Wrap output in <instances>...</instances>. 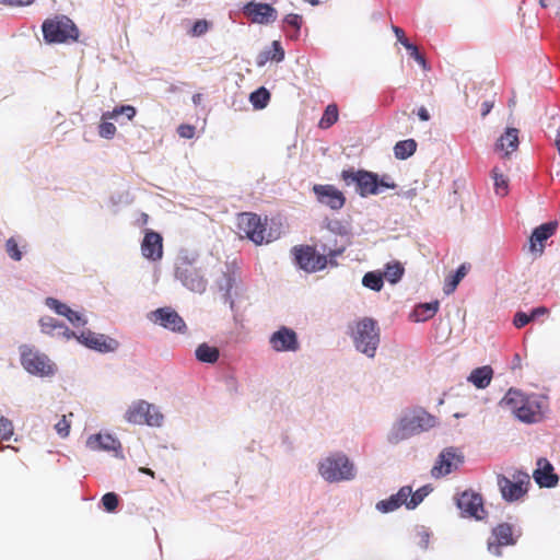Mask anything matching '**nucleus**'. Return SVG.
Wrapping results in <instances>:
<instances>
[{"instance_id": "f257e3e1", "label": "nucleus", "mask_w": 560, "mask_h": 560, "mask_svg": "<svg viewBox=\"0 0 560 560\" xmlns=\"http://www.w3.org/2000/svg\"><path fill=\"white\" fill-rule=\"evenodd\" d=\"M438 423V418L422 407L405 409L387 431L386 442L396 446L416 435L430 431Z\"/></svg>"}, {"instance_id": "f03ea898", "label": "nucleus", "mask_w": 560, "mask_h": 560, "mask_svg": "<svg viewBox=\"0 0 560 560\" xmlns=\"http://www.w3.org/2000/svg\"><path fill=\"white\" fill-rule=\"evenodd\" d=\"M349 334L357 351L374 358L380 346V328L371 317H362L349 324Z\"/></svg>"}, {"instance_id": "7ed1b4c3", "label": "nucleus", "mask_w": 560, "mask_h": 560, "mask_svg": "<svg viewBox=\"0 0 560 560\" xmlns=\"http://www.w3.org/2000/svg\"><path fill=\"white\" fill-rule=\"evenodd\" d=\"M319 476L329 483L351 481L357 476L354 463L342 452H335L319 460Z\"/></svg>"}, {"instance_id": "20e7f679", "label": "nucleus", "mask_w": 560, "mask_h": 560, "mask_svg": "<svg viewBox=\"0 0 560 560\" xmlns=\"http://www.w3.org/2000/svg\"><path fill=\"white\" fill-rule=\"evenodd\" d=\"M19 350L21 365L31 375L51 377L56 374L57 366L46 353L27 345L21 346Z\"/></svg>"}, {"instance_id": "39448f33", "label": "nucleus", "mask_w": 560, "mask_h": 560, "mask_svg": "<svg viewBox=\"0 0 560 560\" xmlns=\"http://www.w3.org/2000/svg\"><path fill=\"white\" fill-rule=\"evenodd\" d=\"M195 258L180 255L176 262L175 277L188 290L202 293L207 289L208 281L200 269L194 266Z\"/></svg>"}, {"instance_id": "423d86ee", "label": "nucleus", "mask_w": 560, "mask_h": 560, "mask_svg": "<svg viewBox=\"0 0 560 560\" xmlns=\"http://www.w3.org/2000/svg\"><path fill=\"white\" fill-rule=\"evenodd\" d=\"M323 240L320 245L323 255H326L327 259L329 258L331 265H336L334 259L341 255L351 243L349 233L339 222L328 224Z\"/></svg>"}, {"instance_id": "0eeeda50", "label": "nucleus", "mask_w": 560, "mask_h": 560, "mask_svg": "<svg viewBox=\"0 0 560 560\" xmlns=\"http://www.w3.org/2000/svg\"><path fill=\"white\" fill-rule=\"evenodd\" d=\"M44 39L47 43H65L68 40H77L79 30L75 24L66 15L56 16L46 20L42 26Z\"/></svg>"}, {"instance_id": "6e6552de", "label": "nucleus", "mask_w": 560, "mask_h": 560, "mask_svg": "<svg viewBox=\"0 0 560 560\" xmlns=\"http://www.w3.org/2000/svg\"><path fill=\"white\" fill-rule=\"evenodd\" d=\"M341 178L347 186H354L361 197L378 195L377 174L368 171L348 170L341 173Z\"/></svg>"}, {"instance_id": "1a4fd4ad", "label": "nucleus", "mask_w": 560, "mask_h": 560, "mask_svg": "<svg viewBox=\"0 0 560 560\" xmlns=\"http://www.w3.org/2000/svg\"><path fill=\"white\" fill-rule=\"evenodd\" d=\"M464 463V455L456 447H445L439 454L432 469L431 476L435 479L445 477L456 471Z\"/></svg>"}, {"instance_id": "9d476101", "label": "nucleus", "mask_w": 560, "mask_h": 560, "mask_svg": "<svg viewBox=\"0 0 560 560\" xmlns=\"http://www.w3.org/2000/svg\"><path fill=\"white\" fill-rule=\"evenodd\" d=\"M240 232L245 234L257 245L272 241V235L266 233V229L257 214L244 212L238 215Z\"/></svg>"}, {"instance_id": "9b49d317", "label": "nucleus", "mask_w": 560, "mask_h": 560, "mask_svg": "<svg viewBox=\"0 0 560 560\" xmlns=\"http://www.w3.org/2000/svg\"><path fill=\"white\" fill-rule=\"evenodd\" d=\"M74 339L84 347L100 353L115 352L119 348V342L115 338L104 334L94 332L90 329L83 330L80 334L77 332V337H74Z\"/></svg>"}, {"instance_id": "f8f14e48", "label": "nucleus", "mask_w": 560, "mask_h": 560, "mask_svg": "<svg viewBox=\"0 0 560 560\" xmlns=\"http://www.w3.org/2000/svg\"><path fill=\"white\" fill-rule=\"evenodd\" d=\"M456 506L462 511L465 517H474L481 521L486 516L483 509V499L481 494L474 490H465L455 498Z\"/></svg>"}, {"instance_id": "ddd939ff", "label": "nucleus", "mask_w": 560, "mask_h": 560, "mask_svg": "<svg viewBox=\"0 0 560 560\" xmlns=\"http://www.w3.org/2000/svg\"><path fill=\"white\" fill-rule=\"evenodd\" d=\"M292 250L296 265L307 272L322 270L328 264L326 255L317 254L311 246H295Z\"/></svg>"}, {"instance_id": "4468645a", "label": "nucleus", "mask_w": 560, "mask_h": 560, "mask_svg": "<svg viewBox=\"0 0 560 560\" xmlns=\"http://www.w3.org/2000/svg\"><path fill=\"white\" fill-rule=\"evenodd\" d=\"M38 327L40 334L52 339L69 341L77 337V331L71 330L69 326L49 315H43L38 318Z\"/></svg>"}, {"instance_id": "2eb2a0df", "label": "nucleus", "mask_w": 560, "mask_h": 560, "mask_svg": "<svg viewBox=\"0 0 560 560\" xmlns=\"http://www.w3.org/2000/svg\"><path fill=\"white\" fill-rule=\"evenodd\" d=\"M148 318L152 323L159 324L163 328L172 330L174 332L183 334L186 331L187 328L184 319L172 307L166 306L152 311L149 313Z\"/></svg>"}, {"instance_id": "dca6fc26", "label": "nucleus", "mask_w": 560, "mask_h": 560, "mask_svg": "<svg viewBox=\"0 0 560 560\" xmlns=\"http://www.w3.org/2000/svg\"><path fill=\"white\" fill-rule=\"evenodd\" d=\"M269 345L276 352H296L300 349L298 334L287 326L279 327L269 336Z\"/></svg>"}, {"instance_id": "f3484780", "label": "nucleus", "mask_w": 560, "mask_h": 560, "mask_svg": "<svg viewBox=\"0 0 560 560\" xmlns=\"http://www.w3.org/2000/svg\"><path fill=\"white\" fill-rule=\"evenodd\" d=\"M520 534L514 537L513 526L508 523L499 524L492 529V538L488 541V550L490 553L500 557L502 555L501 547L513 546L516 544Z\"/></svg>"}, {"instance_id": "a211bd4d", "label": "nucleus", "mask_w": 560, "mask_h": 560, "mask_svg": "<svg viewBox=\"0 0 560 560\" xmlns=\"http://www.w3.org/2000/svg\"><path fill=\"white\" fill-rule=\"evenodd\" d=\"M527 474H518V477L515 481H512L508 477L500 475L498 476V486L500 488L502 498L505 501L513 502L521 499L526 493V488L524 485H527L528 481Z\"/></svg>"}, {"instance_id": "6ab92c4d", "label": "nucleus", "mask_w": 560, "mask_h": 560, "mask_svg": "<svg viewBox=\"0 0 560 560\" xmlns=\"http://www.w3.org/2000/svg\"><path fill=\"white\" fill-rule=\"evenodd\" d=\"M545 399L538 395L526 396L516 418L524 423H536L542 419Z\"/></svg>"}, {"instance_id": "aec40b11", "label": "nucleus", "mask_w": 560, "mask_h": 560, "mask_svg": "<svg viewBox=\"0 0 560 560\" xmlns=\"http://www.w3.org/2000/svg\"><path fill=\"white\" fill-rule=\"evenodd\" d=\"M85 446L93 452H115L116 457L121 456V443L110 433H96L90 435L85 441Z\"/></svg>"}, {"instance_id": "412c9836", "label": "nucleus", "mask_w": 560, "mask_h": 560, "mask_svg": "<svg viewBox=\"0 0 560 560\" xmlns=\"http://www.w3.org/2000/svg\"><path fill=\"white\" fill-rule=\"evenodd\" d=\"M313 191L320 203L332 210H339L345 205L343 194L332 185H314Z\"/></svg>"}, {"instance_id": "4be33fe9", "label": "nucleus", "mask_w": 560, "mask_h": 560, "mask_svg": "<svg viewBox=\"0 0 560 560\" xmlns=\"http://www.w3.org/2000/svg\"><path fill=\"white\" fill-rule=\"evenodd\" d=\"M163 238L161 234L154 231H147L141 243V253L144 258L156 261L163 255Z\"/></svg>"}, {"instance_id": "5701e85b", "label": "nucleus", "mask_w": 560, "mask_h": 560, "mask_svg": "<svg viewBox=\"0 0 560 560\" xmlns=\"http://www.w3.org/2000/svg\"><path fill=\"white\" fill-rule=\"evenodd\" d=\"M244 12L254 23L268 24L272 23L277 19L276 9L268 3L250 2L245 5Z\"/></svg>"}, {"instance_id": "b1692460", "label": "nucleus", "mask_w": 560, "mask_h": 560, "mask_svg": "<svg viewBox=\"0 0 560 560\" xmlns=\"http://www.w3.org/2000/svg\"><path fill=\"white\" fill-rule=\"evenodd\" d=\"M558 228L557 221L546 222L536 229H534L530 237H529V249L533 253L542 254L544 252V242L551 237Z\"/></svg>"}, {"instance_id": "393cba45", "label": "nucleus", "mask_w": 560, "mask_h": 560, "mask_svg": "<svg viewBox=\"0 0 560 560\" xmlns=\"http://www.w3.org/2000/svg\"><path fill=\"white\" fill-rule=\"evenodd\" d=\"M411 495V487L404 486L397 493L392 494L389 498L381 500L376 503L375 509L381 513H390L399 509L401 505L406 506L407 499Z\"/></svg>"}, {"instance_id": "a878e982", "label": "nucleus", "mask_w": 560, "mask_h": 560, "mask_svg": "<svg viewBox=\"0 0 560 560\" xmlns=\"http://www.w3.org/2000/svg\"><path fill=\"white\" fill-rule=\"evenodd\" d=\"M538 468L534 471V479L545 488H552L558 483V476L553 474L552 465L546 458H539L537 462Z\"/></svg>"}, {"instance_id": "bb28decb", "label": "nucleus", "mask_w": 560, "mask_h": 560, "mask_svg": "<svg viewBox=\"0 0 560 560\" xmlns=\"http://www.w3.org/2000/svg\"><path fill=\"white\" fill-rule=\"evenodd\" d=\"M149 410L148 401L135 400L125 412V420L131 424H145V411Z\"/></svg>"}, {"instance_id": "cd10ccee", "label": "nucleus", "mask_w": 560, "mask_h": 560, "mask_svg": "<svg viewBox=\"0 0 560 560\" xmlns=\"http://www.w3.org/2000/svg\"><path fill=\"white\" fill-rule=\"evenodd\" d=\"M518 147V130L516 128H506L505 132L499 138L495 148L504 151L505 155L514 152Z\"/></svg>"}, {"instance_id": "c85d7f7f", "label": "nucleus", "mask_w": 560, "mask_h": 560, "mask_svg": "<svg viewBox=\"0 0 560 560\" xmlns=\"http://www.w3.org/2000/svg\"><path fill=\"white\" fill-rule=\"evenodd\" d=\"M492 375L493 370L491 369V366L483 365L472 370L467 380L477 388L483 389L490 384Z\"/></svg>"}, {"instance_id": "c756f323", "label": "nucleus", "mask_w": 560, "mask_h": 560, "mask_svg": "<svg viewBox=\"0 0 560 560\" xmlns=\"http://www.w3.org/2000/svg\"><path fill=\"white\" fill-rule=\"evenodd\" d=\"M439 301H433L430 303H420L415 306L410 317L413 322H425L432 318L436 312L439 311Z\"/></svg>"}, {"instance_id": "7c9ffc66", "label": "nucleus", "mask_w": 560, "mask_h": 560, "mask_svg": "<svg viewBox=\"0 0 560 560\" xmlns=\"http://www.w3.org/2000/svg\"><path fill=\"white\" fill-rule=\"evenodd\" d=\"M284 59V50L280 42L273 40L271 47L258 54L256 63L258 67H264L269 60L280 62Z\"/></svg>"}, {"instance_id": "2f4dec72", "label": "nucleus", "mask_w": 560, "mask_h": 560, "mask_svg": "<svg viewBox=\"0 0 560 560\" xmlns=\"http://www.w3.org/2000/svg\"><path fill=\"white\" fill-rule=\"evenodd\" d=\"M526 396L527 395H524L518 389L510 388L501 399L500 405L503 408H508L513 415L516 416Z\"/></svg>"}, {"instance_id": "473e14b6", "label": "nucleus", "mask_w": 560, "mask_h": 560, "mask_svg": "<svg viewBox=\"0 0 560 560\" xmlns=\"http://www.w3.org/2000/svg\"><path fill=\"white\" fill-rule=\"evenodd\" d=\"M195 355L196 359L202 363L213 364L219 360L220 351L217 347L203 342L196 348Z\"/></svg>"}, {"instance_id": "72a5a7b5", "label": "nucleus", "mask_w": 560, "mask_h": 560, "mask_svg": "<svg viewBox=\"0 0 560 560\" xmlns=\"http://www.w3.org/2000/svg\"><path fill=\"white\" fill-rule=\"evenodd\" d=\"M467 272L468 267L465 264L460 265L454 273L445 279L444 292L446 294L453 293Z\"/></svg>"}, {"instance_id": "f704fd0d", "label": "nucleus", "mask_w": 560, "mask_h": 560, "mask_svg": "<svg viewBox=\"0 0 560 560\" xmlns=\"http://www.w3.org/2000/svg\"><path fill=\"white\" fill-rule=\"evenodd\" d=\"M417 149V142L413 139L398 141L394 147L396 159L406 160L410 158Z\"/></svg>"}, {"instance_id": "c9c22d12", "label": "nucleus", "mask_w": 560, "mask_h": 560, "mask_svg": "<svg viewBox=\"0 0 560 560\" xmlns=\"http://www.w3.org/2000/svg\"><path fill=\"white\" fill-rule=\"evenodd\" d=\"M432 490L433 488L430 485L422 486L415 492L411 490V495L407 499L406 509L415 510Z\"/></svg>"}, {"instance_id": "e433bc0d", "label": "nucleus", "mask_w": 560, "mask_h": 560, "mask_svg": "<svg viewBox=\"0 0 560 560\" xmlns=\"http://www.w3.org/2000/svg\"><path fill=\"white\" fill-rule=\"evenodd\" d=\"M137 114V109L131 105H121L115 107L110 112H105L102 114V118L105 119H117L120 115L126 116L128 120H132Z\"/></svg>"}, {"instance_id": "4c0bfd02", "label": "nucleus", "mask_w": 560, "mask_h": 560, "mask_svg": "<svg viewBox=\"0 0 560 560\" xmlns=\"http://www.w3.org/2000/svg\"><path fill=\"white\" fill-rule=\"evenodd\" d=\"M362 284L370 290L378 292L384 285L383 275L377 271H369L363 276Z\"/></svg>"}, {"instance_id": "58836bf2", "label": "nucleus", "mask_w": 560, "mask_h": 560, "mask_svg": "<svg viewBox=\"0 0 560 560\" xmlns=\"http://www.w3.org/2000/svg\"><path fill=\"white\" fill-rule=\"evenodd\" d=\"M236 283L234 273L226 272L223 276L222 281L219 283L220 291L224 292L225 302L230 303V307H234V301L231 295V291Z\"/></svg>"}, {"instance_id": "ea45409f", "label": "nucleus", "mask_w": 560, "mask_h": 560, "mask_svg": "<svg viewBox=\"0 0 560 560\" xmlns=\"http://www.w3.org/2000/svg\"><path fill=\"white\" fill-rule=\"evenodd\" d=\"M269 100H270V93L264 86L252 92L249 95V101H250L252 105L254 106V108H256V109L265 108L268 105Z\"/></svg>"}, {"instance_id": "a19ab883", "label": "nucleus", "mask_w": 560, "mask_h": 560, "mask_svg": "<svg viewBox=\"0 0 560 560\" xmlns=\"http://www.w3.org/2000/svg\"><path fill=\"white\" fill-rule=\"evenodd\" d=\"M149 410L145 411V424L149 427L160 428L163 425L164 416L160 408L154 404L148 402Z\"/></svg>"}, {"instance_id": "79ce46f5", "label": "nucleus", "mask_w": 560, "mask_h": 560, "mask_svg": "<svg viewBox=\"0 0 560 560\" xmlns=\"http://www.w3.org/2000/svg\"><path fill=\"white\" fill-rule=\"evenodd\" d=\"M338 120V107L336 104H329L320 120H319V127L322 129H327L331 127L336 121Z\"/></svg>"}, {"instance_id": "37998d69", "label": "nucleus", "mask_w": 560, "mask_h": 560, "mask_svg": "<svg viewBox=\"0 0 560 560\" xmlns=\"http://www.w3.org/2000/svg\"><path fill=\"white\" fill-rule=\"evenodd\" d=\"M404 271L400 262L387 264L383 279L386 278L390 283H397L401 279Z\"/></svg>"}, {"instance_id": "c03bdc74", "label": "nucleus", "mask_w": 560, "mask_h": 560, "mask_svg": "<svg viewBox=\"0 0 560 560\" xmlns=\"http://www.w3.org/2000/svg\"><path fill=\"white\" fill-rule=\"evenodd\" d=\"M44 304L46 307H48L51 312H54L56 315L63 316L67 315L70 306L66 303L61 302L60 300L56 298L48 296L44 300Z\"/></svg>"}, {"instance_id": "a18cd8bd", "label": "nucleus", "mask_w": 560, "mask_h": 560, "mask_svg": "<svg viewBox=\"0 0 560 560\" xmlns=\"http://www.w3.org/2000/svg\"><path fill=\"white\" fill-rule=\"evenodd\" d=\"M494 182L495 194L505 196L508 194V178L494 167L491 172Z\"/></svg>"}, {"instance_id": "49530a36", "label": "nucleus", "mask_w": 560, "mask_h": 560, "mask_svg": "<svg viewBox=\"0 0 560 560\" xmlns=\"http://www.w3.org/2000/svg\"><path fill=\"white\" fill-rule=\"evenodd\" d=\"M65 317L74 328L84 327L88 324L86 316L83 313L72 310L71 307Z\"/></svg>"}, {"instance_id": "de8ad7c7", "label": "nucleus", "mask_w": 560, "mask_h": 560, "mask_svg": "<svg viewBox=\"0 0 560 560\" xmlns=\"http://www.w3.org/2000/svg\"><path fill=\"white\" fill-rule=\"evenodd\" d=\"M284 23L292 27L293 28V33L292 34H289L290 38H298L299 37V34H300V30H301V24H302V16L299 15V14H288L285 18H284Z\"/></svg>"}, {"instance_id": "09e8293b", "label": "nucleus", "mask_w": 560, "mask_h": 560, "mask_svg": "<svg viewBox=\"0 0 560 560\" xmlns=\"http://www.w3.org/2000/svg\"><path fill=\"white\" fill-rule=\"evenodd\" d=\"M109 119H103L102 118V122L98 126V135L101 138H104V139H112L114 138L117 129H116V126L108 121Z\"/></svg>"}, {"instance_id": "8fccbe9b", "label": "nucleus", "mask_w": 560, "mask_h": 560, "mask_svg": "<svg viewBox=\"0 0 560 560\" xmlns=\"http://www.w3.org/2000/svg\"><path fill=\"white\" fill-rule=\"evenodd\" d=\"M402 46L410 52V56L425 70L428 69L427 61L424 57L419 52L418 47L410 43L409 40H405Z\"/></svg>"}, {"instance_id": "3c124183", "label": "nucleus", "mask_w": 560, "mask_h": 560, "mask_svg": "<svg viewBox=\"0 0 560 560\" xmlns=\"http://www.w3.org/2000/svg\"><path fill=\"white\" fill-rule=\"evenodd\" d=\"M210 28V23L207 20H198L194 23L188 34L192 37H200L205 35Z\"/></svg>"}, {"instance_id": "603ef678", "label": "nucleus", "mask_w": 560, "mask_h": 560, "mask_svg": "<svg viewBox=\"0 0 560 560\" xmlns=\"http://www.w3.org/2000/svg\"><path fill=\"white\" fill-rule=\"evenodd\" d=\"M5 249L11 259L20 261L22 259V252L19 249L18 242L14 237H10L5 243Z\"/></svg>"}, {"instance_id": "864d4df0", "label": "nucleus", "mask_w": 560, "mask_h": 560, "mask_svg": "<svg viewBox=\"0 0 560 560\" xmlns=\"http://www.w3.org/2000/svg\"><path fill=\"white\" fill-rule=\"evenodd\" d=\"M13 423L5 417H0V438L4 441H9L13 435Z\"/></svg>"}, {"instance_id": "5fc2aeb1", "label": "nucleus", "mask_w": 560, "mask_h": 560, "mask_svg": "<svg viewBox=\"0 0 560 560\" xmlns=\"http://www.w3.org/2000/svg\"><path fill=\"white\" fill-rule=\"evenodd\" d=\"M102 503L106 511L113 512L118 505V495L114 492H107L103 495Z\"/></svg>"}, {"instance_id": "6e6d98bb", "label": "nucleus", "mask_w": 560, "mask_h": 560, "mask_svg": "<svg viewBox=\"0 0 560 560\" xmlns=\"http://www.w3.org/2000/svg\"><path fill=\"white\" fill-rule=\"evenodd\" d=\"M55 429L57 433L61 438H67L70 433V421L67 419V416H62L61 419L55 424Z\"/></svg>"}, {"instance_id": "4d7b16f0", "label": "nucleus", "mask_w": 560, "mask_h": 560, "mask_svg": "<svg viewBox=\"0 0 560 560\" xmlns=\"http://www.w3.org/2000/svg\"><path fill=\"white\" fill-rule=\"evenodd\" d=\"M532 320L530 315L524 312H517L514 316L513 324L516 328H522Z\"/></svg>"}, {"instance_id": "13d9d810", "label": "nucleus", "mask_w": 560, "mask_h": 560, "mask_svg": "<svg viewBox=\"0 0 560 560\" xmlns=\"http://www.w3.org/2000/svg\"><path fill=\"white\" fill-rule=\"evenodd\" d=\"M177 133L180 138L191 139L195 136V127L191 125L183 124L178 126Z\"/></svg>"}, {"instance_id": "bf43d9fd", "label": "nucleus", "mask_w": 560, "mask_h": 560, "mask_svg": "<svg viewBox=\"0 0 560 560\" xmlns=\"http://www.w3.org/2000/svg\"><path fill=\"white\" fill-rule=\"evenodd\" d=\"M377 185L380 186V194L384 191V189H394L396 187L394 182L389 180L388 176H383L380 178L377 176Z\"/></svg>"}, {"instance_id": "052dcab7", "label": "nucleus", "mask_w": 560, "mask_h": 560, "mask_svg": "<svg viewBox=\"0 0 560 560\" xmlns=\"http://www.w3.org/2000/svg\"><path fill=\"white\" fill-rule=\"evenodd\" d=\"M35 0H0V3H5L10 5H30Z\"/></svg>"}, {"instance_id": "680f3d73", "label": "nucleus", "mask_w": 560, "mask_h": 560, "mask_svg": "<svg viewBox=\"0 0 560 560\" xmlns=\"http://www.w3.org/2000/svg\"><path fill=\"white\" fill-rule=\"evenodd\" d=\"M548 313V308L545 307V306H539V307H535L530 312V317H532V320L539 317V316H542V315H546Z\"/></svg>"}, {"instance_id": "e2e57ef3", "label": "nucleus", "mask_w": 560, "mask_h": 560, "mask_svg": "<svg viewBox=\"0 0 560 560\" xmlns=\"http://www.w3.org/2000/svg\"><path fill=\"white\" fill-rule=\"evenodd\" d=\"M430 534L427 530H422L420 533V541L419 545L421 548L427 549L429 545Z\"/></svg>"}, {"instance_id": "0e129e2a", "label": "nucleus", "mask_w": 560, "mask_h": 560, "mask_svg": "<svg viewBox=\"0 0 560 560\" xmlns=\"http://www.w3.org/2000/svg\"><path fill=\"white\" fill-rule=\"evenodd\" d=\"M393 31L397 37V40L402 45V43H406L405 40H409L406 36L404 31L400 27L393 26Z\"/></svg>"}, {"instance_id": "69168bd1", "label": "nucleus", "mask_w": 560, "mask_h": 560, "mask_svg": "<svg viewBox=\"0 0 560 560\" xmlns=\"http://www.w3.org/2000/svg\"><path fill=\"white\" fill-rule=\"evenodd\" d=\"M493 103L486 101L481 104V116L486 117L492 109Z\"/></svg>"}, {"instance_id": "338daca9", "label": "nucleus", "mask_w": 560, "mask_h": 560, "mask_svg": "<svg viewBox=\"0 0 560 560\" xmlns=\"http://www.w3.org/2000/svg\"><path fill=\"white\" fill-rule=\"evenodd\" d=\"M417 114H418L419 119L422 121H428L430 119V114H429L428 109L423 106H421L418 109Z\"/></svg>"}, {"instance_id": "774afa93", "label": "nucleus", "mask_w": 560, "mask_h": 560, "mask_svg": "<svg viewBox=\"0 0 560 560\" xmlns=\"http://www.w3.org/2000/svg\"><path fill=\"white\" fill-rule=\"evenodd\" d=\"M398 196H401L406 199H412L416 196V189H408L405 191L398 192Z\"/></svg>"}]
</instances>
